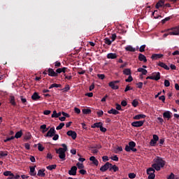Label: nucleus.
I'll return each mask as SVG.
<instances>
[{"label": "nucleus", "instance_id": "nucleus-1", "mask_svg": "<svg viewBox=\"0 0 179 179\" xmlns=\"http://www.w3.org/2000/svg\"><path fill=\"white\" fill-rule=\"evenodd\" d=\"M153 163L154 164H152V167H153V169L157 171H160V170L166 166V161H164V159L161 157H156L153 159Z\"/></svg>", "mask_w": 179, "mask_h": 179}, {"label": "nucleus", "instance_id": "nucleus-2", "mask_svg": "<svg viewBox=\"0 0 179 179\" xmlns=\"http://www.w3.org/2000/svg\"><path fill=\"white\" fill-rule=\"evenodd\" d=\"M62 148H59L58 150H56V153L59 155V159L62 160H65L66 157V155L65 152L68 150V147L66 144H62Z\"/></svg>", "mask_w": 179, "mask_h": 179}, {"label": "nucleus", "instance_id": "nucleus-3", "mask_svg": "<svg viewBox=\"0 0 179 179\" xmlns=\"http://www.w3.org/2000/svg\"><path fill=\"white\" fill-rule=\"evenodd\" d=\"M136 146V143H135V141H130L129 142V145H127L125 146V150L126 152H131V150L132 152H138V150L135 148Z\"/></svg>", "mask_w": 179, "mask_h": 179}, {"label": "nucleus", "instance_id": "nucleus-4", "mask_svg": "<svg viewBox=\"0 0 179 179\" xmlns=\"http://www.w3.org/2000/svg\"><path fill=\"white\" fill-rule=\"evenodd\" d=\"M170 36H179V28L178 27H173L168 29Z\"/></svg>", "mask_w": 179, "mask_h": 179}, {"label": "nucleus", "instance_id": "nucleus-5", "mask_svg": "<svg viewBox=\"0 0 179 179\" xmlns=\"http://www.w3.org/2000/svg\"><path fill=\"white\" fill-rule=\"evenodd\" d=\"M55 134H57V131L55 130V127H51L48 131L47 132V134L45 135V136L46 138H52V136H54V135H55Z\"/></svg>", "mask_w": 179, "mask_h": 179}, {"label": "nucleus", "instance_id": "nucleus-6", "mask_svg": "<svg viewBox=\"0 0 179 179\" xmlns=\"http://www.w3.org/2000/svg\"><path fill=\"white\" fill-rule=\"evenodd\" d=\"M143 124H145V120L135 121L131 123V126L136 128H139L141 127H143Z\"/></svg>", "mask_w": 179, "mask_h": 179}, {"label": "nucleus", "instance_id": "nucleus-7", "mask_svg": "<svg viewBox=\"0 0 179 179\" xmlns=\"http://www.w3.org/2000/svg\"><path fill=\"white\" fill-rule=\"evenodd\" d=\"M110 166H111V163L106 162L103 166H102L100 168V171H102V173H104L107 171V170H110Z\"/></svg>", "mask_w": 179, "mask_h": 179}, {"label": "nucleus", "instance_id": "nucleus-8", "mask_svg": "<svg viewBox=\"0 0 179 179\" xmlns=\"http://www.w3.org/2000/svg\"><path fill=\"white\" fill-rule=\"evenodd\" d=\"M66 135H68V136H71L72 139L73 140L76 139L78 136V134H76V132L72 130L68 131L66 133Z\"/></svg>", "mask_w": 179, "mask_h": 179}, {"label": "nucleus", "instance_id": "nucleus-9", "mask_svg": "<svg viewBox=\"0 0 179 179\" xmlns=\"http://www.w3.org/2000/svg\"><path fill=\"white\" fill-rule=\"evenodd\" d=\"M76 171H78V167L73 166L71 168V170L69 171V176H76Z\"/></svg>", "mask_w": 179, "mask_h": 179}, {"label": "nucleus", "instance_id": "nucleus-10", "mask_svg": "<svg viewBox=\"0 0 179 179\" xmlns=\"http://www.w3.org/2000/svg\"><path fill=\"white\" fill-rule=\"evenodd\" d=\"M48 76H52V77H57L58 76V74L54 71V69L50 68L48 69Z\"/></svg>", "mask_w": 179, "mask_h": 179}, {"label": "nucleus", "instance_id": "nucleus-11", "mask_svg": "<svg viewBox=\"0 0 179 179\" xmlns=\"http://www.w3.org/2000/svg\"><path fill=\"white\" fill-rule=\"evenodd\" d=\"M138 60H140L141 62L146 63L148 62V59H146V56L142 53L138 54Z\"/></svg>", "mask_w": 179, "mask_h": 179}, {"label": "nucleus", "instance_id": "nucleus-12", "mask_svg": "<svg viewBox=\"0 0 179 179\" xmlns=\"http://www.w3.org/2000/svg\"><path fill=\"white\" fill-rule=\"evenodd\" d=\"M157 65H158V66H160L161 68H164V69H166V71H169L170 70V67H169V66L165 64L164 62H159Z\"/></svg>", "mask_w": 179, "mask_h": 179}, {"label": "nucleus", "instance_id": "nucleus-13", "mask_svg": "<svg viewBox=\"0 0 179 179\" xmlns=\"http://www.w3.org/2000/svg\"><path fill=\"white\" fill-rule=\"evenodd\" d=\"M160 58H163V55L162 54H153L151 56V59H154L155 61L157 59H160Z\"/></svg>", "mask_w": 179, "mask_h": 179}, {"label": "nucleus", "instance_id": "nucleus-14", "mask_svg": "<svg viewBox=\"0 0 179 179\" xmlns=\"http://www.w3.org/2000/svg\"><path fill=\"white\" fill-rule=\"evenodd\" d=\"M108 86L109 87H111L113 90H118V89H120V87L118 85H115V84L113 83V81L108 83Z\"/></svg>", "mask_w": 179, "mask_h": 179}, {"label": "nucleus", "instance_id": "nucleus-15", "mask_svg": "<svg viewBox=\"0 0 179 179\" xmlns=\"http://www.w3.org/2000/svg\"><path fill=\"white\" fill-rule=\"evenodd\" d=\"M29 169H30V172H29L30 176H32L33 177H34L35 176L37 175V173L36 172V166H30Z\"/></svg>", "mask_w": 179, "mask_h": 179}, {"label": "nucleus", "instance_id": "nucleus-16", "mask_svg": "<svg viewBox=\"0 0 179 179\" xmlns=\"http://www.w3.org/2000/svg\"><path fill=\"white\" fill-rule=\"evenodd\" d=\"M163 117L164 118H166L167 120H170V118H171V112L167 110V111H165L164 113H163Z\"/></svg>", "mask_w": 179, "mask_h": 179}, {"label": "nucleus", "instance_id": "nucleus-17", "mask_svg": "<svg viewBox=\"0 0 179 179\" xmlns=\"http://www.w3.org/2000/svg\"><path fill=\"white\" fill-rule=\"evenodd\" d=\"M31 99L32 100H34V101H37V100H39V99H41V96H40V95H38V93L37 92H34L32 96H31Z\"/></svg>", "mask_w": 179, "mask_h": 179}, {"label": "nucleus", "instance_id": "nucleus-18", "mask_svg": "<svg viewBox=\"0 0 179 179\" xmlns=\"http://www.w3.org/2000/svg\"><path fill=\"white\" fill-rule=\"evenodd\" d=\"M120 170V168L117 166L116 165H113L111 164V166H110L109 171H114V173H116V171H118Z\"/></svg>", "mask_w": 179, "mask_h": 179}, {"label": "nucleus", "instance_id": "nucleus-19", "mask_svg": "<svg viewBox=\"0 0 179 179\" xmlns=\"http://www.w3.org/2000/svg\"><path fill=\"white\" fill-rule=\"evenodd\" d=\"M117 55L115 53H108L107 55L108 59H115Z\"/></svg>", "mask_w": 179, "mask_h": 179}, {"label": "nucleus", "instance_id": "nucleus-20", "mask_svg": "<svg viewBox=\"0 0 179 179\" xmlns=\"http://www.w3.org/2000/svg\"><path fill=\"white\" fill-rule=\"evenodd\" d=\"M9 102L10 103L11 105H13L15 107L16 106V101L15 100V96H10Z\"/></svg>", "mask_w": 179, "mask_h": 179}, {"label": "nucleus", "instance_id": "nucleus-21", "mask_svg": "<svg viewBox=\"0 0 179 179\" xmlns=\"http://www.w3.org/2000/svg\"><path fill=\"white\" fill-rule=\"evenodd\" d=\"M142 118H146V115L139 114V115H135L133 117V119H134V120H142Z\"/></svg>", "mask_w": 179, "mask_h": 179}, {"label": "nucleus", "instance_id": "nucleus-22", "mask_svg": "<svg viewBox=\"0 0 179 179\" xmlns=\"http://www.w3.org/2000/svg\"><path fill=\"white\" fill-rule=\"evenodd\" d=\"M125 50H126V51H129L130 52H135V51H136V49L133 48L131 45H127L125 48Z\"/></svg>", "mask_w": 179, "mask_h": 179}, {"label": "nucleus", "instance_id": "nucleus-23", "mask_svg": "<svg viewBox=\"0 0 179 179\" xmlns=\"http://www.w3.org/2000/svg\"><path fill=\"white\" fill-rule=\"evenodd\" d=\"M90 160L92 162H93V164H95V166H99V160H97L96 159V157H90Z\"/></svg>", "mask_w": 179, "mask_h": 179}, {"label": "nucleus", "instance_id": "nucleus-24", "mask_svg": "<svg viewBox=\"0 0 179 179\" xmlns=\"http://www.w3.org/2000/svg\"><path fill=\"white\" fill-rule=\"evenodd\" d=\"M108 114H113V115H117V114H120V112L114 108L110 109L108 111Z\"/></svg>", "mask_w": 179, "mask_h": 179}, {"label": "nucleus", "instance_id": "nucleus-25", "mask_svg": "<svg viewBox=\"0 0 179 179\" xmlns=\"http://www.w3.org/2000/svg\"><path fill=\"white\" fill-rule=\"evenodd\" d=\"M44 171H45L44 169L38 170L37 176L38 177H45V173H44Z\"/></svg>", "mask_w": 179, "mask_h": 179}, {"label": "nucleus", "instance_id": "nucleus-26", "mask_svg": "<svg viewBox=\"0 0 179 179\" xmlns=\"http://www.w3.org/2000/svg\"><path fill=\"white\" fill-rule=\"evenodd\" d=\"M164 5V1L160 0L158 3H157L155 8L156 9H159V8H162Z\"/></svg>", "mask_w": 179, "mask_h": 179}, {"label": "nucleus", "instance_id": "nucleus-27", "mask_svg": "<svg viewBox=\"0 0 179 179\" xmlns=\"http://www.w3.org/2000/svg\"><path fill=\"white\" fill-rule=\"evenodd\" d=\"M40 128L42 129V134H45V132L48 131V128H47L46 124L41 125Z\"/></svg>", "mask_w": 179, "mask_h": 179}, {"label": "nucleus", "instance_id": "nucleus-28", "mask_svg": "<svg viewBox=\"0 0 179 179\" xmlns=\"http://www.w3.org/2000/svg\"><path fill=\"white\" fill-rule=\"evenodd\" d=\"M138 72H141L142 75H147L148 74V70L143 69V68H138Z\"/></svg>", "mask_w": 179, "mask_h": 179}, {"label": "nucleus", "instance_id": "nucleus-29", "mask_svg": "<svg viewBox=\"0 0 179 179\" xmlns=\"http://www.w3.org/2000/svg\"><path fill=\"white\" fill-rule=\"evenodd\" d=\"M153 78H154V80H160V73L157 72L155 73H153Z\"/></svg>", "mask_w": 179, "mask_h": 179}, {"label": "nucleus", "instance_id": "nucleus-30", "mask_svg": "<svg viewBox=\"0 0 179 179\" xmlns=\"http://www.w3.org/2000/svg\"><path fill=\"white\" fill-rule=\"evenodd\" d=\"M22 135H23V133L22 132V130H20L15 134L14 138L19 139V138H22Z\"/></svg>", "mask_w": 179, "mask_h": 179}, {"label": "nucleus", "instance_id": "nucleus-31", "mask_svg": "<svg viewBox=\"0 0 179 179\" xmlns=\"http://www.w3.org/2000/svg\"><path fill=\"white\" fill-rule=\"evenodd\" d=\"M46 168L48 170H50L51 171L55 170L57 169V165L56 164L49 165Z\"/></svg>", "mask_w": 179, "mask_h": 179}, {"label": "nucleus", "instance_id": "nucleus-32", "mask_svg": "<svg viewBox=\"0 0 179 179\" xmlns=\"http://www.w3.org/2000/svg\"><path fill=\"white\" fill-rule=\"evenodd\" d=\"M54 87H62V85L61 84L53 83L49 87V89H52Z\"/></svg>", "mask_w": 179, "mask_h": 179}, {"label": "nucleus", "instance_id": "nucleus-33", "mask_svg": "<svg viewBox=\"0 0 179 179\" xmlns=\"http://www.w3.org/2000/svg\"><path fill=\"white\" fill-rule=\"evenodd\" d=\"M3 176L6 177H10V176H13V173L10 171H6L3 172Z\"/></svg>", "mask_w": 179, "mask_h": 179}, {"label": "nucleus", "instance_id": "nucleus-34", "mask_svg": "<svg viewBox=\"0 0 179 179\" xmlns=\"http://www.w3.org/2000/svg\"><path fill=\"white\" fill-rule=\"evenodd\" d=\"M19 178H20V175L15 176V174L13 173V176H10L8 178H7V179H19Z\"/></svg>", "mask_w": 179, "mask_h": 179}, {"label": "nucleus", "instance_id": "nucleus-35", "mask_svg": "<svg viewBox=\"0 0 179 179\" xmlns=\"http://www.w3.org/2000/svg\"><path fill=\"white\" fill-rule=\"evenodd\" d=\"M24 139L25 141H29V139H31V134L29 132L27 133L24 137Z\"/></svg>", "mask_w": 179, "mask_h": 179}, {"label": "nucleus", "instance_id": "nucleus-36", "mask_svg": "<svg viewBox=\"0 0 179 179\" xmlns=\"http://www.w3.org/2000/svg\"><path fill=\"white\" fill-rule=\"evenodd\" d=\"M8 156V151H0V157H6Z\"/></svg>", "mask_w": 179, "mask_h": 179}, {"label": "nucleus", "instance_id": "nucleus-37", "mask_svg": "<svg viewBox=\"0 0 179 179\" xmlns=\"http://www.w3.org/2000/svg\"><path fill=\"white\" fill-rule=\"evenodd\" d=\"M123 73H124V75H127V76H130L131 75V70L129 69H125L123 71Z\"/></svg>", "mask_w": 179, "mask_h": 179}, {"label": "nucleus", "instance_id": "nucleus-38", "mask_svg": "<svg viewBox=\"0 0 179 179\" xmlns=\"http://www.w3.org/2000/svg\"><path fill=\"white\" fill-rule=\"evenodd\" d=\"M138 104L139 102L136 99H134L133 101L131 102V105L133 106V107H138Z\"/></svg>", "mask_w": 179, "mask_h": 179}, {"label": "nucleus", "instance_id": "nucleus-39", "mask_svg": "<svg viewBox=\"0 0 179 179\" xmlns=\"http://www.w3.org/2000/svg\"><path fill=\"white\" fill-rule=\"evenodd\" d=\"M64 127H65V123L62 122V123H60V124H59V126H57V127H56V129H57V131H59V129H62V128H64Z\"/></svg>", "mask_w": 179, "mask_h": 179}, {"label": "nucleus", "instance_id": "nucleus-40", "mask_svg": "<svg viewBox=\"0 0 179 179\" xmlns=\"http://www.w3.org/2000/svg\"><path fill=\"white\" fill-rule=\"evenodd\" d=\"M105 44H107L108 45H111V43H113L112 41L110 40L108 38H106L104 39Z\"/></svg>", "mask_w": 179, "mask_h": 179}, {"label": "nucleus", "instance_id": "nucleus-41", "mask_svg": "<svg viewBox=\"0 0 179 179\" xmlns=\"http://www.w3.org/2000/svg\"><path fill=\"white\" fill-rule=\"evenodd\" d=\"M92 113V110L87 108V109H83V114H90Z\"/></svg>", "mask_w": 179, "mask_h": 179}, {"label": "nucleus", "instance_id": "nucleus-42", "mask_svg": "<svg viewBox=\"0 0 179 179\" xmlns=\"http://www.w3.org/2000/svg\"><path fill=\"white\" fill-rule=\"evenodd\" d=\"M38 150H39V152H43V150H44V146L41 143H38Z\"/></svg>", "mask_w": 179, "mask_h": 179}, {"label": "nucleus", "instance_id": "nucleus-43", "mask_svg": "<svg viewBox=\"0 0 179 179\" xmlns=\"http://www.w3.org/2000/svg\"><path fill=\"white\" fill-rule=\"evenodd\" d=\"M63 92H69L71 90V87H69V85H66L64 88L62 89Z\"/></svg>", "mask_w": 179, "mask_h": 179}, {"label": "nucleus", "instance_id": "nucleus-44", "mask_svg": "<svg viewBox=\"0 0 179 179\" xmlns=\"http://www.w3.org/2000/svg\"><path fill=\"white\" fill-rule=\"evenodd\" d=\"M76 166H77L78 169H79L80 170H82V169H85V166L83 165V164H80V163L78 162L76 164Z\"/></svg>", "mask_w": 179, "mask_h": 179}, {"label": "nucleus", "instance_id": "nucleus-45", "mask_svg": "<svg viewBox=\"0 0 179 179\" xmlns=\"http://www.w3.org/2000/svg\"><path fill=\"white\" fill-rule=\"evenodd\" d=\"M145 48H146V45H143L139 48L140 52H145Z\"/></svg>", "mask_w": 179, "mask_h": 179}, {"label": "nucleus", "instance_id": "nucleus-46", "mask_svg": "<svg viewBox=\"0 0 179 179\" xmlns=\"http://www.w3.org/2000/svg\"><path fill=\"white\" fill-rule=\"evenodd\" d=\"M132 80H134V78H132V76H131V74H130V76H129L128 78H127L125 80V82L130 83V82H132Z\"/></svg>", "mask_w": 179, "mask_h": 179}, {"label": "nucleus", "instance_id": "nucleus-47", "mask_svg": "<svg viewBox=\"0 0 179 179\" xmlns=\"http://www.w3.org/2000/svg\"><path fill=\"white\" fill-rule=\"evenodd\" d=\"M156 173V171H155V168H153L152 166V168H148V169H147V173Z\"/></svg>", "mask_w": 179, "mask_h": 179}, {"label": "nucleus", "instance_id": "nucleus-48", "mask_svg": "<svg viewBox=\"0 0 179 179\" xmlns=\"http://www.w3.org/2000/svg\"><path fill=\"white\" fill-rule=\"evenodd\" d=\"M15 139V136H12L11 137H8L6 139L4 140V142H9L10 141H13Z\"/></svg>", "mask_w": 179, "mask_h": 179}, {"label": "nucleus", "instance_id": "nucleus-49", "mask_svg": "<svg viewBox=\"0 0 179 179\" xmlns=\"http://www.w3.org/2000/svg\"><path fill=\"white\" fill-rule=\"evenodd\" d=\"M58 139H59V135L56 133L53 135L52 141H58Z\"/></svg>", "mask_w": 179, "mask_h": 179}, {"label": "nucleus", "instance_id": "nucleus-50", "mask_svg": "<svg viewBox=\"0 0 179 179\" xmlns=\"http://www.w3.org/2000/svg\"><path fill=\"white\" fill-rule=\"evenodd\" d=\"M171 19V17H167L164 18V20H162V24H164V23H166V22H169V20H170Z\"/></svg>", "mask_w": 179, "mask_h": 179}, {"label": "nucleus", "instance_id": "nucleus-51", "mask_svg": "<svg viewBox=\"0 0 179 179\" xmlns=\"http://www.w3.org/2000/svg\"><path fill=\"white\" fill-rule=\"evenodd\" d=\"M152 141H155V142H157V141H159V136L154 134L152 136Z\"/></svg>", "mask_w": 179, "mask_h": 179}, {"label": "nucleus", "instance_id": "nucleus-52", "mask_svg": "<svg viewBox=\"0 0 179 179\" xmlns=\"http://www.w3.org/2000/svg\"><path fill=\"white\" fill-rule=\"evenodd\" d=\"M136 177V175L134 173H129V178L134 179Z\"/></svg>", "mask_w": 179, "mask_h": 179}, {"label": "nucleus", "instance_id": "nucleus-53", "mask_svg": "<svg viewBox=\"0 0 179 179\" xmlns=\"http://www.w3.org/2000/svg\"><path fill=\"white\" fill-rule=\"evenodd\" d=\"M97 78L103 80L106 78V76L104 74H97Z\"/></svg>", "mask_w": 179, "mask_h": 179}, {"label": "nucleus", "instance_id": "nucleus-54", "mask_svg": "<svg viewBox=\"0 0 179 179\" xmlns=\"http://www.w3.org/2000/svg\"><path fill=\"white\" fill-rule=\"evenodd\" d=\"M156 143H157V142L155 141V140H153V139H151L150 141V146H155L156 145Z\"/></svg>", "mask_w": 179, "mask_h": 179}, {"label": "nucleus", "instance_id": "nucleus-55", "mask_svg": "<svg viewBox=\"0 0 179 179\" xmlns=\"http://www.w3.org/2000/svg\"><path fill=\"white\" fill-rule=\"evenodd\" d=\"M164 86L165 87H169L170 86V81H169V80H164Z\"/></svg>", "mask_w": 179, "mask_h": 179}, {"label": "nucleus", "instance_id": "nucleus-56", "mask_svg": "<svg viewBox=\"0 0 179 179\" xmlns=\"http://www.w3.org/2000/svg\"><path fill=\"white\" fill-rule=\"evenodd\" d=\"M80 174H82L83 176H85V174H87V172L85 169H80L79 171Z\"/></svg>", "mask_w": 179, "mask_h": 179}, {"label": "nucleus", "instance_id": "nucleus-57", "mask_svg": "<svg viewBox=\"0 0 179 179\" xmlns=\"http://www.w3.org/2000/svg\"><path fill=\"white\" fill-rule=\"evenodd\" d=\"M116 110L118 111H122V108L121 107V105L116 103Z\"/></svg>", "mask_w": 179, "mask_h": 179}, {"label": "nucleus", "instance_id": "nucleus-58", "mask_svg": "<svg viewBox=\"0 0 179 179\" xmlns=\"http://www.w3.org/2000/svg\"><path fill=\"white\" fill-rule=\"evenodd\" d=\"M21 101L23 104L26 105V103H27V99L26 98H23V96H20Z\"/></svg>", "mask_w": 179, "mask_h": 179}, {"label": "nucleus", "instance_id": "nucleus-59", "mask_svg": "<svg viewBox=\"0 0 179 179\" xmlns=\"http://www.w3.org/2000/svg\"><path fill=\"white\" fill-rule=\"evenodd\" d=\"M111 40H112V42L113 41H115V39L117 38V34H113L111 37H110Z\"/></svg>", "mask_w": 179, "mask_h": 179}, {"label": "nucleus", "instance_id": "nucleus-60", "mask_svg": "<svg viewBox=\"0 0 179 179\" xmlns=\"http://www.w3.org/2000/svg\"><path fill=\"white\" fill-rule=\"evenodd\" d=\"M59 67H61V62H55V68H59Z\"/></svg>", "mask_w": 179, "mask_h": 179}, {"label": "nucleus", "instance_id": "nucleus-61", "mask_svg": "<svg viewBox=\"0 0 179 179\" xmlns=\"http://www.w3.org/2000/svg\"><path fill=\"white\" fill-rule=\"evenodd\" d=\"M129 90H132V87H131L129 85H127L126 88L124 89V92L127 93V92H129Z\"/></svg>", "mask_w": 179, "mask_h": 179}, {"label": "nucleus", "instance_id": "nucleus-62", "mask_svg": "<svg viewBox=\"0 0 179 179\" xmlns=\"http://www.w3.org/2000/svg\"><path fill=\"white\" fill-rule=\"evenodd\" d=\"M96 114L98 115V117H101L103 115V114H104V112H103V110H99L96 112Z\"/></svg>", "mask_w": 179, "mask_h": 179}, {"label": "nucleus", "instance_id": "nucleus-63", "mask_svg": "<svg viewBox=\"0 0 179 179\" xmlns=\"http://www.w3.org/2000/svg\"><path fill=\"white\" fill-rule=\"evenodd\" d=\"M174 173H171L169 176H167V179H174Z\"/></svg>", "mask_w": 179, "mask_h": 179}, {"label": "nucleus", "instance_id": "nucleus-64", "mask_svg": "<svg viewBox=\"0 0 179 179\" xmlns=\"http://www.w3.org/2000/svg\"><path fill=\"white\" fill-rule=\"evenodd\" d=\"M155 177H156V175H155V173H152L148 176V179H155Z\"/></svg>", "mask_w": 179, "mask_h": 179}]
</instances>
